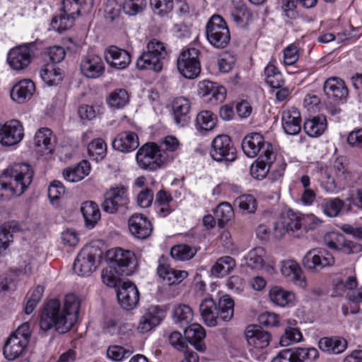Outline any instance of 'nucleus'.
Returning <instances> with one entry per match:
<instances>
[{"label": "nucleus", "instance_id": "nucleus-1", "mask_svg": "<svg viewBox=\"0 0 362 362\" xmlns=\"http://www.w3.org/2000/svg\"><path fill=\"white\" fill-rule=\"evenodd\" d=\"M80 308V301L74 294H69L64 298V309L60 302L53 299L45 306L42 313L40 327L44 331L54 328L59 333L69 331L76 321Z\"/></svg>", "mask_w": 362, "mask_h": 362}, {"label": "nucleus", "instance_id": "nucleus-2", "mask_svg": "<svg viewBox=\"0 0 362 362\" xmlns=\"http://www.w3.org/2000/svg\"><path fill=\"white\" fill-rule=\"evenodd\" d=\"M34 172L27 163H15L0 175V199L21 196L31 184Z\"/></svg>", "mask_w": 362, "mask_h": 362}, {"label": "nucleus", "instance_id": "nucleus-3", "mask_svg": "<svg viewBox=\"0 0 362 362\" xmlns=\"http://www.w3.org/2000/svg\"><path fill=\"white\" fill-rule=\"evenodd\" d=\"M332 168L335 178L327 168L317 166L313 170L314 177L327 192H334L337 189L338 185L346 184L351 177L348 163L343 157L336 158Z\"/></svg>", "mask_w": 362, "mask_h": 362}, {"label": "nucleus", "instance_id": "nucleus-4", "mask_svg": "<svg viewBox=\"0 0 362 362\" xmlns=\"http://www.w3.org/2000/svg\"><path fill=\"white\" fill-rule=\"evenodd\" d=\"M168 54L165 43L157 39H152L147 43L146 50L138 57L136 66L139 70L160 72Z\"/></svg>", "mask_w": 362, "mask_h": 362}, {"label": "nucleus", "instance_id": "nucleus-5", "mask_svg": "<svg viewBox=\"0 0 362 362\" xmlns=\"http://www.w3.org/2000/svg\"><path fill=\"white\" fill-rule=\"evenodd\" d=\"M136 159L141 168L154 171L173 160V156L162 154L156 144L147 143L138 150Z\"/></svg>", "mask_w": 362, "mask_h": 362}, {"label": "nucleus", "instance_id": "nucleus-6", "mask_svg": "<svg viewBox=\"0 0 362 362\" xmlns=\"http://www.w3.org/2000/svg\"><path fill=\"white\" fill-rule=\"evenodd\" d=\"M41 42L23 43L11 49L7 54V62L11 69L21 71L29 66L35 53L40 50Z\"/></svg>", "mask_w": 362, "mask_h": 362}, {"label": "nucleus", "instance_id": "nucleus-7", "mask_svg": "<svg viewBox=\"0 0 362 362\" xmlns=\"http://www.w3.org/2000/svg\"><path fill=\"white\" fill-rule=\"evenodd\" d=\"M206 36L209 42L218 49L225 48L230 42V34L224 18L213 15L206 25Z\"/></svg>", "mask_w": 362, "mask_h": 362}, {"label": "nucleus", "instance_id": "nucleus-8", "mask_svg": "<svg viewBox=\"0 0 362 362\" xmlns=\"http://www.w3.org/2000/svg\"><path fill=\"white\" fill-rule=\"evenodd\" d=\"M30 326L28 323L21 325L7 339L4 347V355L8 360L18 358L27 347L30 338Z\"/></svg>", "mask_w": 362, "mask_h": 362}, {"label": "nucleus", "instance_id": "nucleus-9", "mask_svg": "<svg viewBox=\"0 0 362 362\" xmlns=\"http://www.w3.org/2000/svg\"><path fill=\"white\" fill-rule=\"evenodd\" d=\"M209 153L213 160L219 163H230L237 158L236 148L226 134L218 135L214 139Z\"/></svg>", "mask_w": 362, "mask_h": 362}, {"label": "nucleus", "instance_id": "nucleus-10", "mask_svg": "<svg viewBox=\"0 0 362 362\" xmlns=\"http://www.w3.org/2000/svg\"><path fill=\"white\" fill-rule=\"evenodd\" d=\"M101 255L102 252L97 247H83L74 261V272L81 276H89L98 267Z\"/></svg>", "mask_w": 362, "mask_h": 362}, {"label": "nucleus", "instance_id": "nucleus-11", "mask_svg": "<svg viewBox=\"0 0 362 362\" xmlns=\"http://www.w3.org/2000/svg\"><path fill=\"white\" fill-rule=\"evenodd\" d=\"M199 51L194 47L183 50L177 61L179 72L185 78L193 79L197 78L201 71L199 60Z\"/></svg>", "mask_w": 362, "mask_h": 362}, {"label": "nucleus", "instance_id": "nucleus-12", "mask_svg": "<svg viewBox=\"0 0 362 362\" xmlns=\"http://www.w3.org/2000/svg\"><path fill=\"white\" fill-rule=\"evenodd\" d=\"M128 203L127 189L124 186H117L105 193L102 208L107 213L114 214L120 208L127 207Z\"/></svg>", "mask_w": 362, "mask_h": 362}, {"label": "nucleus", "instance_id": "nucleus-13", "mask_svg": "<svg viewBox=\"0 0 362 362\" xmlns=\"http://www.w3.org/2000/svg\"><path fill=\"white\" fill-rule=\"evenodd\" d=\"M110 259L111 264L120 275H132L137 264L134 253L122 248L115 249Z\"/></svg>", "mask_w": 362, "mask_h": 362}, {"label": "nucleus", "instance_id": "nucleus-14", "mask_svg": "<svg viewBox=\"0 0 362 362\" xmlns=\"http://www.w3.org/2000/svg\"><path fill=\"white\" fill-rule=\"evenodd\" d=\"M335 262L332 254L325 249L316 248L309 250L303 259V266L311 271L319 272Z\"/></svg>", "mask_w": 362, "mask_h": 362}, {"label": "nucleus", "instance_id": "nucleus-15", "mask_svg": "<svg viewBox=\"0 0 362 362\" xmlns=\"http://www.w3.org/2000/svg\"><path fill=\"white\" fill-rule=\"evenodd\" d=\"M318 358V351L315 348H293L281 351L272 362H305Z\"/></svg>", "mask_w": 362, "mask_h": 362}, {"label": "nucleus", "instance_id": "nucleus-16", "mask_svg": "<svg viewBox=\"0 0 362 362\" xmlns=\"http://www.w3.org/2000/svg\"><path fill=\"white\" fill-rule=\"evenodd\" d=\"M23 136V127L16 119L8 121L0 127V144L4 146L18 144Z\"/></svg>", "mask_w": 362, "mask_h": 362}, {"label": "nucleus", "instance_id": "nucleus-17", "mask_svg": "<svg viewBox=\"0 0 362 362\" xmlns=\"http://www.w3.org/2000/svg\"><path fill=\"white\" fill-rule=\"evenodd\" d=\"M323 90L327 98L335 103H344L347 100L349 90L340 78L333 76L327 78L324 83Z\"/></svg>", "mask_w": 362, "mask_h": 362}, {"label": "nucleus", "instance_id": "nucleus-18", "mask_svg": "<svg viewBox=\"0 0 362 362\" xmlns=\"http://www.w3.org/2000/svg\"><path fill=\"white\" fill-rule=\"evenodd\" d=\"M276 160V154L273 151L271 144H267V148L263 151L255 163L250 168L251 175L257 180H262L269 173L272 165Z\"/></svg>", "mask_w": 362, "mask_h": 362}, {"label": "nucleus", "instance_id": "nucleus-19", "mask_svg": "<svg viewBox=\"0 0 362 362\" xmlns=\"http://www.w3.org/2000/svg\"><path fill=\"white\" fill-rule=\"evenodd\" d=\"M118 302L121 307L130 310L134 309L139 300V292L136 285L130 281L122 283L117 291Z\"/></svg>", "mask_w": 362, "mask_h": 362}, {"label": "nucleus", "instance_id": "nucleus-20", "mask_svg": "<svg viewBox=\"0 0 362 362\" xmlns=\"http://www.w3.org/2000/svg\"><path fill=\"white\" fill-rule=\"evenodd\" d=\"M245 336L248 345L257 350L267 347L271 341L270 333L256 325H248Z\"/></svg>", "mask_w": 362, "mask_h": 362}, {"label": "nucleus", "instance_id": "nucleus-21", "mask_svg": "<svg viewBox=\"0 0 362 362\" xmlns=\"http://www.w3.org/2000/svg\"><path fill=\"white\" fill-rule=\"evenodd\" d=\"M157 273L168 286L179 284L188 276L186 271L172 269L168 262V258L163 256L158 260Z\"/></svg>", "mask_w": 362, "mask_h": 362}, {"label": "nucleus", "instance_id": "nucleus-22", "mask_svg": "<svg viewBox=\"0 0 362 362\" xmlns=\"http://www.w3.org/2000/svg\"><path fill=\"white\" fill-rule=\"evenodd\" d=\"M130 233L139 239H146L152 233L153 226L147 217L141 214H134L129 219Z\"/></svg>", "mask_w": 362, "mask_h": 362}, {"label": "nucleus", "instance_id": "nucleus-23", "mask_svg": "<svg viewBox=\"0 0 362 362\" xmlns=\"http://www.w3.org/2000/svg\"><path fill=\"white\" fill-rule=\"evenodd\" d=\"M80 69L83 76L88 78L100 77L105 71L103 59L98 55L89 54L83 58Z\"/></svg>", "mask_w": 362, "mask_h": 362}, {"label": "nucleus", "instance_id": "nucleus-24", "mask_svg": "<svg viewBox=\"0 0 362 362\" xmlns=\"http://www.w3.org/2000/svg\"><path fill=\"white\" fill-rule=\"evenodd\" d=\"M163 317V312L158 305L150 306L139 320L138 331L142 334L149 332L160 323Z\"/></svg>", "mask_w": 362, "mask_h": 362}, {"label": "nucleus", "instance_id": "nucleus-25", "mask_svg": "<svg viewBox=\"0 0 362 362\" xmlns=\"http://www.w3.org/2000/svg\"><path fill=\"white\" fill-rule=\"evenodd\" d=\"M264 136L257 132L247 134L242 141V149L244 153L249 158H255L262 149L267 148V144Z\"/></svg>", "mask_w": 362, "mask_h": 362}, {"label": "nucleus", "instance_id": "nucleus-26", "mask_svg": "<svg viewBox=\"0 0 362 362\" xmlns=\"http://www.w3.org/2000/svg\"><path fill=\"white\" fill-rule=\"evenodd\" d=\"M105 58L110 66L117 69L127 68L132 60L127 51L116 46H111L105 51Z\"/></svg>", "mask_w": 362, "mask_h": 362}, {"label": "nucleus", "instance_id": "nucleus-27", "mask_svg": "<svg viewBox=\"0 0 362 362\" xmlns=\"http://www.w3.org/2000/svg\"><path fill=\"white\" fill-rule=\"evenodd\" d=\"M300 112L296 108H291L283 112L281 124L284 132L288 135H296L301 129Z\"/></svg>", "mask_w": 362, "mask_h": 362}, {"label": "nucleus", "instance_id": "nucleus-28", "mask_svg": "<svg viewBox=\"0 0 362 362\" xmlns=\"http://www.w3.org/2000/svg\"><path fill=\"white\" fill-rule=\"evenodd\" d=\"M112 145L114 149L120 152H131L138 148L139 138L132 132H121L112 141Z\"/></svg>", "mask_w": 362, "mask_h": 362}, {"label": "nucleus", "instance_id": "nucleus-29", "mask_svg": "<svg viewBox=\"0 0 362 362\" xmlns=\"http://www.w3.org/2000/svg\"><path fill=\"white\" fill-rule=\"evenodd\" d=\"M199 311L204 323L209 327L218 325L219 317L216 303L212 298L203 300L199 305Z\"/></svg>", "mask_w": 362, "mask_h": 362}, {"label": "nucleus", "instance_id": "nucleus-30", "mask_svg": "<svg viewBox=\"0 0 362 362\" xmlns=\"http://www.w3.org/2000/svg\"><path fill=\"white\" fill-rule=\"evenodd\" d=\"M198 93L202 97H209L217 102H222L226 97V88L210 81H203L198 85Z\"/></svg>", "mask_w": 362, "mask_h": 362}, {"label": "nucleus", "instance_id": "nucleus-31", "mask_svg": "<svg viewBox=\"0 0 362 362\" xmlns=\"http://www.w3.org/2000/svg\"><path fill=\"white\" fill-rule=\"evenodd\" d=\"M35 90L34 83L30 79H24L16 83L11 91V98L19 103L30 100Z\"/></svg>", "mask_w": 362, "mask_h": 362}, {"label": "nucleus", "instance_id": "nucleus-32", "mask_svg": "<svg viewBox=\"0 0 362 362\" xmlns=\"http://www.w3.org/2000/svg\"><path fill=\"white\" fill-rule=\"evenodd\" d=\"M34 142L37 151L42 155L52 153L54 150L52 132L48 128L40 129L35 135Z\"/></svg>", "mask_w": 362, "mask_h": 362}, {"label": "nucleus", "instance_id": "nucleus-33", "mask_svg": "<svg viewBox=\"0 0 362 362\" xmlns=\"http://www.w3.org/2000/svg\"><path fill=\"white\" fill-rule=\"evenodd\" d=\"M185 336L187 340L199 351L206 349L203 340L206 337L205 329L199 324L194 323L185 328Z\"/></svg>", "mask_w": 362, "mask_h": 362}, {"label": "nucleus", "instance_id": "nucleus-34", "mask_svg": "<svg viewBox=\"0 0 362 362\" xmlns=\"http://www.w3.org/2000/svg\"><path fill=\"white\" fill-rule=\"evenodd\" d=\"M281 272L289 281L294 282L301 288H305L306 282L302 275L301 269L298 264L293 260L282 262Z\"/></svg>", "mask_w": 362, "mask_h": 362}, {"label": "nucleus", "instance_id": "nucleus-35", "mask_svg": "<svg viewBox=\"0 0 362 362\" xmlns=\"http://www.w3.org/2000/svg\"><path fill=\"white\" fill-rule=\"evenodd\" d=\"M320 349L327 354H339L347 347L346 341L341 337H323L319 340Z\"/></svg>", "mask_w": 362, "mask_h": 362}, {"label": "nucleus", "instance_id": "nucleus-36", "mask_svg": "<svg viewBox=\"0 0 362 362\" xmlns=\"http://www.w3.org/2000/svg\"><path fill=\"white\" fill-rule=\"evenodd\" d=\"M190 103L188 99L179 97L173 103L174 120L176 124L185 126L188 122V115L190 110Z\"/></svg>", "mask_w": 362, "mask_h": 362}, {"label": "nucleus", "instance_id": "nucleus-37", "mask_svg": "<svg viewBox=\"0 0 362 362\" xmlns=\"http://www.w3.org/2000/svg\"><path fill=\"white\" fill-rule=\"evenodd\" d=\"M90 170V163L87 160H82L77 165L64 170L63 176L68 182H76L87 176Z\"/></svg>", "mask_w": 362, "mask_h": 362}, {"label": "nucleus", "instance_id": "nucleus-38", "mask_svg": "<svg viewBox=\"0 0 362 362\" xmlns=\"http://www.w3.org/2000/svg\"><path fill=\"white\" fill-rule=\"evenodd\" d=\"M81 211L83 214L86 226L93 228L100 219V211L98 205L91 201L85 202L82 204Z\"/></svg>", "mask_w": 362, "mask_h": 362}, {"label": "nucleus", "instance_id": "nucleus-39", "mask_svg": "<svg viewBox=\"0 0 362 362\" xmlns=\"http://www.w3.org/2000/svg\"><path fill=\"white\" fill-rule=\"evenodd\" d=\"M327 128L325 116L319 115L309 119L304 123V130L310 137H317L322 134Z\"/></svg>", "mask_w": 362, "mask_h": 362}, {"label": "nucleus", "instance_id": "nucleus-40", "mask_svg": "<svg viewBox=\"0 0 362 362\" xmlns=\"http://www.w3.org/2000/svg\"><path fill=\"white\" fill-rule=\"evenodd\" d=\"M235 261L230 256L218 258L211 269L212 276L221 278L230 274L235 267Z\"/></svg>", "mask_w": 362, "mask_h": 362}, {"label": "nucleus", "instance_id": "nucleus-41", "mask_svg": "<svg viewBox=\"0 0 362 362\" xmlns=\"http://www.w3.org/2000/svg\"><path fill=\"white\" fill-rule=\"evenodd\" d=\"M269 298L274 304L285 307L293 304L295 295L293 293L285 291L279 286H274L269 291Z\"/></svg>", "mask_w": 362, "mask_h": 362}, {"label": "nucleus", "instance_id": "nucleus-42", "mask_svg": "<svg viewBox=\"0 0 362 362\" xmlns=\"http://www.w3.org/2000/svg\"><path fill=\"white\" fill-rule=\"evenodd\" d=\"M231 17L237 25L245 28L252 21V13L245 5L237 4L231 11Z\"/></svg>", "mask_w": 362, "mask_h": 362}, {"label": "nucleus", "instance_id": "nucleus-43", "mask_svg": "<svg viewBox=\"0 0 362 362\" xmlns=\"http://www.w3.org/2000/svg\"><path fill=\"white\" fill-rule=\"evenodd\" d=\"M106 102L111 108H123L129 102V95L125 89H116L108 95Z\"/></svg>", "mask_w": 362, "mask_h": 362}, {"label": "nucleus", "instance_id": "nucleus-44", "mask_svg": "<svg viewBox=\"0 0 362 362\" xmlns=\"http://www.w3.org/2000/svg\"><path fill=\"white\" fill-rule=\"evenodd\" d=\"M219 321L228 322L233 317L234 301L228 295L223 296L217 305Z\"/></svg>", "mask_w": 362, "mask_h": 362}, {"label": "nucleus", "instance_id": "nucleus-45", "mask_svg": "<svg viewBox=\"0 0 362 362\" xmlns=\"http://www.w3.org/2000/svg\"><path fill=\"white\" fill-rule=\"evenodd\" d=\"M216 117L209 110L200 112L196 118V127L200 132L211 131L216 126Z\"/></svg>", "mask_w": 362, "mask_h": 362}, {"label": "nucleus", "instance_id": "nucleus-46", "mask_svg": "<svg viewBox=\"0 0 362 362\" xmlns=\"http://www.w3.org/2000/svg\"><path fill=\"white\" fill-rule=\"evenodd\" d=\"M42 81L49 86L58 84L62 80V72L60 69L52 64H47L40 71Z\"/></svg>", "mask_w": 362, "mask_h": 362}, {"label": "nucleus", "instance_id": "nucleus-47", "mask_svg": "<svg viewBox=\"0 0 362 362\" xmlns=\"http://www.w3.org/2000/svg\"><path fill=\"white\" fill-rule=\"evenodd\" d=\"M344 205V202L338 197L329 198L324 200L322 209L327 216L334 218L339 215Z\"/></svg>", "mask_w": 362, "mask_h": 362}, {"label": "nucleus", "instance_id": "nucleus-48", "mask_svg": "<svg viewBox=\"0 0 362 362\" xmlns=\"http://www.w3.org/2000/svg\"><path fill=\"white\" fill-rule=\"evenodd\" d=\"M175 322L182 327L188 325L193 319V311L187 305H179L173 311Z\"/></svg>", "mask_w": 362, "mask_h": 362}, {"label": "nucleus", "instance_id": "nucleus-49", "mask_svg": "<svg viewBox=\"0 0 362 362\" xmlns=\"http://www.w3.org/2000/svg\"><path fill=\"white\" fill-rule=\"evenodd\" d=\"M15 226L6 223L0 226V254L6 250L13 240Z\"/></svg>", "mask_w": 362, "mask_h": 362}, {"label": "nucleus", "instance_id": "nucleus-50", "mask_svg": "<svg viewBox=\"0 0 362 362\" xmlns=\"http://www.w3.org/2000/svg\"><path fill=\"white\" fill-rule=\"evenodd\" d=\"M88 152L90 157L99 161L103 160L107 153V145L102 139L92 141L88 146Z\"/></svg>", "mask_w": 362, "mask_h": 362}, {"label": "nucleus", "instance_id": "nucleus-51", "mask_svg": "<svg viewBox=\"0 0 362 362\" xmlns=\"http://www.w3.org/2000/svg\"><path fill=\"white\" fill-rule=\"evenodd\" d=\"M74 20L73 17L65 14V12L63 11L52 18L51 27L53 30L62 33L71 28Z\"/></svg>", "mask_w": 362, "mask_h": 362}, {"label": "nucleus", "instance_id": "nucleus-52", "mask_svg": "<svg viewBox=\"0 0 362 362\" xmlns=\"http://www.w3.org/2000/svg\"><path fill=\"white\" fill-rule=\"evenodd\" d=\"M234 212L231 205L227 202L220 204L214 211L215 218L220 226L230 221L233 217Z\"/></svg>", "mask_w": 362, "mask_h": 362}, {"label": "nucleus", "instance_id": "nucleus-53", "mask_svg": "<svg viewBox=\"0 0 362 362\" xmlns=\"http://www.w3.org/2000/svg\"><path fill=\"white\" fill-rule=\"evenodd\" d=\"M265 251L262 247L250 250L246 257L247 264L252 269H259L264 264Z\"/></svg>", "mask_w": 362, "mask_h": 362}, {"label": "nucleus", "instance_id": "nucleus-54", "mask_svg": "<svg viewBox=\"0 0 362 362\" xmlns=\"http://www.w3.org/2000/svg\"><path fill=\"white\" fill-rule=\"evenodd\" d=\"M280 218L286 226L288 232L295 231L301 227V216L293 210H288L286 214H281Z\"/></svg>", "mask_w": 362, "mask_h": 362}, {"label": "nucleus", "instance_id": "nucleus-55", "mask_svg": "<svg viewBox=\"0 0 362 362\" xmlns=\"http://www.w3.org/2000/svg\"><path fill=\"white\" fill-rule=\"evenodd\" d=\"M196 251L189 245H178L173 247L170 250V255L173 258L177 260H187L192 258Z\"/></svg>", "mask_w": 362, "mask_h": 362}, {"label": "nucleus", "instance_id": "nucleus-56", "mask_svg": "<svg viewBox=\"0 0 362 362\" xmlns=\"http://www.w3.org/2000/svg\"><path fill=\"white\" fill-rule=\"evenodd\" d=\"M146 0H124L122 4L124 12L129 16H136L144 11Z\"/></svg>", "mask_w": 362, "mask_h": 362}, {"label": "nucleus", "instance_id": "nucleus-57", "mask_svg": "<svg viewBox=\"0 0 362 362\" xmlns=\"http://www.w3.org/2000/svg\"><path fill=\"white\" fill-rule=\"evenodd\" d=\"M150 5L156 14L165 16L173 11L174 3L173 0H150Z\"/></svg>", "mask_w": 362, "mask_h": 362}, {"label": "nucleus", "instance_id": "nucleus-58", "mask_svg": "<svg viewBox=\"0 0 362 362\" xmlns=\"http://www.w3.org/2000/svg\"><path fill=\"white\" fill-rule=\"evenodd\" d=\"M235 203L240 209L250 214L255 213L257 206L256 199L251 194H243L238 197Z\"/></svg>", "mask_w": 362, "mask_h": 362}, {"label": "nucleus", "instance_id": "nucleus-59", "mask_svg": "<svg viewBox=\"0 0 362 362\" xmlns=\"http://www.w3.org/2000/svg\"><path fill=\"white\" fill-rule=\"evenodd\" d=\"M180 142L177 139L173 136H168L165 137L163 141L158 146L162 154L173 156L174 158V153L179 148Z\"/></svg>", "mask_w": 362, "mask_h": 362}, {"label": "nucleus", "instance_id": "nucleus-60", "mask_svg": "<svg viewBox=\"0 0 362 362\" xmlns=\"http://www.w3.org/2000/svg\"><path fill=\"white\" fill-rule=\"evenodd\" d=\"M303 335L300 330L296 327H288L285 329L284 334L280 339V344L282 346H286L292 343L300 341Z\"/></svg>", "mask_w": 362, "mask_h": 362}, {"label": "nucleus", "instance_id": "nucleus-61", "mask_svg": "<svg viewBox=\"0 0 362 362\" xmlns=\"http://www.w3.org/2000/svg\"><path fill=\"white\" fill-rule=\"evenodd\" d=\"M133 351L126 349L121 346H110L107 350V356L109 358L115 361H121L124 358H129Z\"/></svg>", "mask_w": 362, "mask_h": 362}, {"label": "nucleus", "instance_id": "nucleus-62", "mask_svg": "<svg viewBox=\"0 0 362 362\" xmlns=\"http://www.w3.org/2000/svg\"><path fill=\"white\" fill-rule=\"evenodd\" d=\"M118 272L111 264L109 269L103 270L102 279L104 284L110 287H117L120 284V276Z\"/></svg>", "mask_w": 362, "mask_h": 362}, {"label": "nucleus", "instance_id": "nucleus-63", "mask_svg": "<svg viewBox=\"0 0 362 362\" xmlns=\"http://www.w3.org/2000/svg\"><path fill=\"white\" fill-rule=\"evenodd\" d=\"M339 241H341L339 251L345 254H356L362 250V245L361 244L345 239L343 235H341V237H339Z\"/></svg>", "mask_w": 362, "mask_h": 362}, {"label": "nucleus", "instance_id": "nucleus-64", "mask_svg": "<svg viewBox=\"0 0 362 362\" xmlns=\"http://www.w3.org/2000/svg\"><path fill=\"white\" fill-rule=\"evenodd\" d=\"M120 6L115 0L107 1L105 8V18L109 22H112L119 16Z\"/></svg>", "mask_w": 362, "mask_h": 362}]
</instances>
